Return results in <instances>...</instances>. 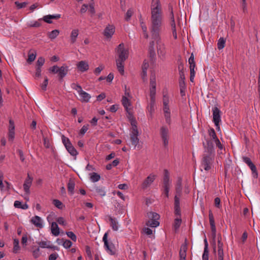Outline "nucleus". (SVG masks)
<instances>
[{"instance_id":"obj_1","label":"nucleus","mask_w":260,"mask_h":260,"mask_svg":"<svg viewBox=\"0 0 260 260\" xmlns=\"http://www.w3.org/2000/svg\"><path fill=\"white\" fill-rule=\"evenodd\" d=\"M149 30L152 38L156 41L158 56L164 59L166 57L167 49L161 38L163 28V14L159 0H152Z\"/></svg>"},{"instance_id":"obj_2","label":"nucleus","mask_w":260,"mask_h":260,"mask_svg":"<svg viewBox=\"0 0 260 260\" xmlns=\"http://www.w3.org/2000/svg\"><path fill=\"white\" fill-rule=\"evenodd\" d=\"M156 77L154 74H151L150 77V85H149V96L150 101L148 104L147 109L150 114L152 115L154 112V106L155 105V96H156Z\"/></svg>"},{"instance_id":"obj_3","label":"nucleus","mask_w":260,"mask_h":260,"mask_svg":"<svg viewBox=\"0 0 260 260\" xmlns=\"http://www.w3.org/2000/svg\"><path fill=\"white\" fill-rule=\"evenodd\" d=\"M162 94L163 111L164 116L166 122L170 124L171 122V111L169 106L170 98L167 91H164Z\"/></svg>"},{"instance_id":"obj_4","label":"nucleus","mask_w":260,"mask_h":260,"mask_svg":"<svg viewBox=\"0 0 260 260\" xmlns=\"http://www.w3.org/2000/svg\"><path fill=\"white\" fill-rule=\"evenodd\" d=\"M129 97H131L129 93L125 91L124 95L122 96L121 100L122 104L128 114L127 117L128 119L133 118V107L130 99H128Z\"/></svg>"},{"instance_id":"obj_5","label":"nucleus","mask_w":260,"mask_h":260,"mask_svg":"<svg viewBox=\"0 0 260 260\" xmlns=\"http://www.w3.org/2000/svg\"><path fill=\"white\" fill-rule=\"evenodd\" d=\"M116 51L117 54L116 60L125 61L128 58L129 51L127 49L125 48L123 43L120 44L116 48Z\"/></svg>"},{"instance_id":"obj_6","label":"nucleus","mask_w":260,"mask_h":260,"mask_svg":"<svg viewBox=\"0 0 260 260\" xmlns=\"http://www.w3.org/2000/svg\"><path fill=\"white\" fill-rule=\"evenodd\" d=\"M148 216L149 220L147 222V225L152 228H156L159 224L158 220L159 219V215L155 212L148 213Z\"/></svg>"},{"instance_id":"obj_7","label":"nucleus","mask_w":260,"mask_h":260,"mask_svg":"<svg viewBox=\"0 0 260 260\" xmlns=\"http://www.w3.org/2000/svg\"><path fill=\"white\" fill-rule=\"evenodd\" d=\"M108 233H106L103 238V241L104 243V246L107 252L111 255H114L116 253V249L114 245L112 242H109L108 241Z\"/></svg>"},{"instance_id":"obj_8","label":"nucleus","mask_w":260,"mask_h":260,"mask_svg":"<svg viewBox=\"0 0 260 260\" xmlns=\"http://www.w3.org/2000/svg\"><path fill=\"white\" fill-rule=\"evenodd\" d=\"M212 161L211 154H204L201 162V170L202 171V169H204L205 171L209 170L211 168Z\"/></svg>"},{"instance_id":"obj_9","label":"nucleus","mask_w":260,"mask_h":260,"mask_svg":"<svg viewBox=\"0 0 260 260\" xmlns=\"http://www.w3.org/2000/svg\"><path fill=\"white\" fill-rule=\"evenodd\" d=\"M213 112V121L216 126L217 128L219 129V123L221 121V111L217 107H214L212 109Z\"/></svg>"},{"instance_id":"obj_10","label":"nucleus","mask_w":260,"mask_h":260,"mask_svg":"<svg viewBox=\"0 0 260 260\" xmlns=\"http://www.w3.org/2000/svg\"><path fill=\"white\" fill-rule=\"evenodd\" d=\"M115 31V27L113 24H108L105 28L103 35L105 39L109 41L112 38Z\"/></svg>"},{"instance_id":"obj_11","label":"nucleus","mask_w":260,"mask_h":260,"mask_svg":"<svg viewBox=\"0 0 260 260\" xmlns=\"http://www.w3.org/2000/svg\"><path fill=\"white\" fill-rule=\"evenodd\" d=\"M208 134L210 137L211 140H212L215 143L219 149H222L223 148L222 145L217 138L215 130L213 128H210L208 130Z\"/></svg>"},{"instance_id":"obj_12","label":"nucleus","mask_w":260,"mask_h":260,"mask_svg":"<svg viewBox=\"0 0 260 260\" xmlns=\"http://www.w3.org/2000/svg\"><path fill=\"white\" fill-rule=\"evenodd\" d=\"M160 134L164 145L167 147L169 144V129L166 126H162L160 129Z\"/></svg>"},{"instance_id":"obj_13","label":"nucleus","mask_w":260,"mask_h":260,"mask_svg":"<svg viewBox=\"0 0 260 260\" xmlns=\"http://www.w3.org/2000/svg\"><path fill=\"white\" fill-rule=\"evenodd\" d=\"M156 176L153 174H150L142 183V187L146 188L148 187L155 179Z\"/></svg>"},{"instance_id":"obj_14","label":"nucleus","mask_w":260,"mask_h":260,"mask_svg":"<svg viewBox=\"0 0 260 260\" xmlns=\"http://www.w3.org/2000/svg\"><path fill=\"white\" fill-rule=\"evenodd\" d=\"M136 128V127H135ZM138 129H134L132 131L131 134V141L132 142V145L134 146V148H135L137 145L139 143V140L138 139Z\"/></svg>"},{"instance_id":"obj_15","label":"nucleus","mask_w":260,"mask_h":260,"mask_svg":"<svg viewBox=\"0 0 260 260\" xmlns=\"http://www.w3.org/2000/svg\"><path fill=\"white\" fill-rule=\"evenodd\" d=\"M32 177H31L29 174H27V176L23 185L24 190L27 194L30 193L29 188L32 184Z\"/></svg>"},{"instance_id":"obj_16","label":"nucleus","mask_w":260,"mask_h":260,"mask_svg":"<svg viewBox=\"0 0 260 260\" xmlns=\"http://www.w3.org/2000/svg\"><path fill=\"white\" fill-rule=\"evenodd\" d=\"M110 226L114 231H117L119 228L120 224L117 219L115 217L109 216L108 217Z\"/></svg>"},{"instance_id":"obj_17","label":"nucleus","mask_w":260,"mask_h":260,"mask_svg":"<svg viewBox=\"0 0 260 260\" xmlns=\"http://www.w3.org/2000/svg\"><path fill=\"white\" fill-rule=\"evenodd\" d=\"M68 66H61L60 68L58 69V75L59 76V80L61 81L63 77L68 74Z\"/></svg>"},{"instance_id":"obj_18","label":"nucleus","mask_w":260,"mask_h":260,"mask_svg":"<svg viewBox=\"0 0 260 260\" xmlns=\"http://www.w3.org/2000/svg\"><path fill=\"white\" fill-rule=\"evenodd\" d=\"M9 139L13 140L15 137V125L13 120H9Z\"/></svg>"},{"instance_id":"obj_19","label":"nucleus","mask_w":260,"mask_h":260,"mask_svg":"<svg viewBox=\"0 0 260 260\" xmlns=\"http://www.w3.org/2000/svg\"><path fill=\"white\" fill-rule=\"evenodd\" d=\"M203 146L205 149V152L211 154L213 151L214 147L211 140H207L206 143H203Z\"/></svg>"},{"instance_id":"obj_20","label":"nucleus","mask_w":260,"mask_h":260,"mask_svg":"<svg viewBox=\"0 0 260 260\" xmlns=\"http://www.w3.org/2000/svg\"><path fill=\"white\" fill-rule=\"evenodd\" d=\"M77 67L79 71L84 72L87 71L89 69V66L85 61H80L77 64Z\"/></svg>"},{"instance_id":"obj_21","label":"nucleus","mask_w":260,"mask_h":260,"mask_svg":"<svg viewBox=\"0 0 260 260\" xmlns=\"http://www.w3.org/2000/svg\"><path fill=\"white\" fill-rule=\"evenodd\" d=\"M30 221L37 228H43L42 220L40 217L38 216H35L31 219Z\"/></svg>"},{"instance_id":"obj_22","label":"nucleus","mask_w":260,"mask_h":260,"mask_svg":"<svg viewBox=\"0 0 260 260\" xmlns=\"http://www.w3.org/2000/svg\"><path fill=\"white\" fill-rule=\"evenodd\" d=\"M179 86L182 85V83L183 84L184 86H186L185 83V74H184V71L183 69V66H179Z\"/></svg>"},{"instance_id":"obj_23","label":"nucleus","mask_w":260,"mask_h":260,"mask_svg":"<svg viewBox=\"0 0 260 260\" xmlns=\"http://www.w3.org/2000/svg\"><path fill=\"white\" fill-rule=\"evenodd\" d=\"M187 249V246L186 244H184L181 245L179 251V256L180 260H185Z\"/></svg>"},{"instance_id":"obj_24","label":"nucleus","mask_w":260,"mask_h":260,"mask_svg":"<svg viewBox=\"0 0 260 260\" xmlns=\"http://www.w3.org/2000/svg\"><path fill=\"white\" fill-rule=\"evenodd\" d=\"M171 181L170 180L169 173L168 170L164 171V176L163 178L164 187L170 186Z\"/></svg>"},{"instance_id":"obj_25","label":"nucleus","mask_w":260,"mask_h":260,"mask_svg":"<svg viewBox=\"0 0 260 260\" xmlns=\"http://www.w3.org/2000/svg\"><path fill=\"white\" fill-rule=\"evenodd\" d=\"M155 42L154 40L150 42L148 47V52L150 57L151 58H154L155 56Z\"/></svg>"},{"instance_id":"obj_26","label":"nucleus","mask_w":260,"mask_h":260,"mask_svg":"<svg viewBox=\"0 0 260 260\" xmlns=\"http://www.w3.org/2000/svg\"><path fill=\"white\" fill-rule=\"evenodd\" d=\"M218 260L223 259V244L220 241L218 240Z\"/></svg>"},{"instance_id":"obj_27","label":"nucleus","mask_w":260,"mask_h":260,"mask_svg":"<svg viewBox=\"0 0 260 260\" xmlns=\"http://www.w3.org/2000/svg\"><path fill=\"white\" fill-rule=\"evenodd\" d=\"M209 218L211 231L214 234H215L216 232V227L214 222V216L211 211H209Z\"/></svg>"},{"instance_id":"obj_28","label":"nucleus","mask_w":260,"mask_h":260,"mask_svg":"<svg viewBox=\"0 0 260 260\" xmlns=\"http://www.w3.org/2000/svg\"><path fill=\"white\" fill-rule=\"evenodd\" d=\"M51 230L52 234L55 236H57L59 235V228L58 224L55 222H52L51 223Z\"/></svg>"},{"instance_id":"obj_29","label":"nucleus","mask_w":260,"mask_h":260,"mask_svg":"<svg viewBox=\"0 0 260 260\" xmlns=\"http://www.w3.org/2000/svg\"><path fill=\"white\" fill-rule=\"evenodd\" d=\"M75 185V184L74 181L71 179H70L67 184V187L68 191L71 194V195H73L74 193Z\"/></svg>"},{"instance_id":"obj_30","label":"nucleus","mask_w":260,"mask_h":260,"mask_svg":"<svg viewBox=\"0 0 260 260\" xmlns=\"http://www.w3.org/2000/svg\"><path fill=\"white\" fill-rule=\"evenodd\" d=\"M205 242V247L204 250V252L202 255V259L203 260H208L209 259V251L208 249V243L207 239H205L204 240Z\"/></svg>"},{"instance_id":"obj_31","label":"nucleus","mask_w":260,"mask_h":260,"mask_svg":"<svg viewBox=\"0 0 260 260\" xmlns=\"http://www.w3.org/2000/svg\"><path fill=\"white\" fill-rule=\"evenodd\" d=\"M188 62L189 64L190 72H195L196 63L194 59L193 54L192 53L189 58Z\"/></svg>"},{"instance_id":"obj_32","label":"nucleus","mask_w":260,"mask_h":260,"mask_svg":"<svg viewBox=\"0 0 260 260\" xmlns=\"http://www.w3.org/2000/svg\"><path fill=\"white\" fill-rule=\"evenodd\" d=\"M79 95L80 96V100L83 102H88L90 98L89 94L83 90L80 92Z\"/></svg>"},{"instance_id":"obj_33","label":"nucleus","mask_w":260,"mask_h":260,"mask_svg":"<svg viewBox=\"0 0 260 260\" xmlns=\"http://www.w3.org/2000/svg\"><path fill=\"white\" fill-rule=\"evenodd\" d=\"M140 26L143 31L144 37L145 39H148L149 37L148 33L147 31V27L146 24L143 21L140 22Z\"/></svg>"},{"instance_id":"obj_34","label":"nucleus","mask_w":260,"mask_h":260,"mask_svg":"<svg viewBox=\"0 0 260 260\" xmlns=\"http://www.w3.org/2000/svg\"><path fill=\"white\" fill-rule=\"evenodd\" d=\"M124 62L123 61L116 60V66L118 71L121 75H123L124 72Z\"/></svg>"},{"instance_id":"obj_35","label":"nucleus","mask_w":260,"mask_h":260,"mask_svg":"<svg viewBox=\"0 0 260 260\" xmlns=\"http://www.w3.org/2000/svg\"><path fill=\"white\" fill-rule=\"evenodd\" d=\"M79 30L77 29H74L72 31L71 34V42L72 44H74L76 40V38L78 36Z\"/></svg>"},{"instance_id":"obj_36","label":"nucleus","mask_w":260,"mask_h":260,"mask_svg":"<svg viewBox=\"0 0 260 260\" xmlns=\"http://www.w3.org/2000/svg\"><path fill=\"white\" fill-rule=\"evenodd\" d=\"M68 151L73 156H76L78 154V152L76 149L74 147L72 144L70 145H67L66 147Z\"/></svg>"},{"instance_id":"obj_37","label":"nucleus","mask_w":260,"mask_h":260,"mask_svg":"<svg viewBox=\"0 0 260 260\" xmlns=\"http://www.w3.org/2000/svg\"><path fill=\"white\" fill-rule=\"evenodd\" d=\"M19 241L17 239H14L13 241V252L14 253H18V251L20 250V246L19 245Z\"/></svg>"},{"instance_id":"obj_38","label":"nucleus","mask_w":260,"mask_h":260,"mask_svg":"<svg viewBox=\"0 0 260 260\" xmlns=\"http://www.w3.org/2000/svg\"><path fill=\"white\" fill-rule=\"evenodd\" d=\"M59 31L58 29H54L48 33V37L51 40L56 38L59 35Z\"/></svg>"},{"instance_id":"obj_39","label":"nucleus","mask_w":260,"mask_h":260,"mask_svg":"<svg viewBox=\"0 0 260 260\" xmlns=\"http://www.w3.org/2000/svg\"><path fill=\"white\" fill-rule=\"evenodd\" d=\"M119 163V160L118 158L114 159L112 163L106 165V168L108 170H111L112 167H116Z\"/></svg>"},{"instance_id":"obj_40","label":"nucleus","mask_w":260,"mask_h":260,"mask_svg":"<svg viewBox=\"0 0 260 260\" xmlns=\"http://www.w3.org/2000/svg\"><path fill=\"white\" fill-rule=\"evenodd\" d=\"M53 204L54 205L59 209H62L64 207V205L62 203L58 200L54 199L53 200Z\"/></svg>"},{"instance_id":"obj_41","label":"nucleus","mask_w":260,"mask_h":260,"mask_svg":"<svg viewBox=\"0 0 260 260\" xmlns=\"http://www.w3.org/2000/svg\"><path fill=\"white\" fill-rule=\"evenodd\" d=\"M30 51H29L28 55V58L27 59V61L28 63H30L33 61L35 60L36 57V52L34 51L35 53H30Z\"/></svg>"},{"instance_id":"obj_42","label":"nucleus","mask_w":260,"mask_h":260,"mask_svg":"<svg viewBox=\"0 0 260 260\" xmlns=\"http://www.w3.org/2000/svg\"><path fill=\"white\" fill-rule=\"evenodd\" d=\"M249 167L250 168V169L252 172V176L254 178H257L258 177V173H257V169H256V168L255 166V165L254 164H252V166H249Z\"/></svg>"},{"instance_id":"obj_43","label":"nucleus","mask_w":260,"mask_h":260,"mask_svg":"<svg viewBox=\"0 0 260 260\" xmlns=\"http://www.w3.org/2000/svg\"><path fill=\"white\" fill-rule=\"evenodd\" d=\"M225 43V41L224 40V39L223 38H220L218 40V43H217L218 49L219 50L223 49L224 47Z\"/></svg>"},{"instance_id":"obj_44","label":"nucleus","mask_w":260,"mask_h":260,"mask_svg":"<svg viewBox=\"0 0 260 260\" xmlns=\"http://www.w3.org/2000/svg\"><path fill=\"white\" fill-rule=\"evenodd\" d=\"M170 24H171L172 30L176 29V24H175V19H174V14H173L172 8L171 9V12Z\"/></svg>"},{"instance_id":"obj_45","label":"nucleus","mask_w":260,"mask_h":260,"mask_svg":"<svg viewBox=\"0 0 260 260\" xmlns=\"http://www.w3.org/2000/svg\"><path fill=\"white\" fill-rule=\"evenodd\" d=\"M61 240L63 242L62 245L65 248L68 249V248H70L72 246V242L70 240H64L63 239H62Z\"/></svg>"},{"instance_id":"obj_46","label":"nucleus","mask_w":260,"mask_h":260,"mask_svg":"<svg viewBox=\"0 0 260 260\" xmlns=\"http://www.w3.org/2000/svg\"><path fill=\"white\" fill-rule=\"evenodd\" d=\"M88 11L91 14H93L95 13V9L94 7V3L93 0H91L90 2L88 5Z\"/></svg>"},{"instance_id":"obj_47","label":"nucleus","mask_w":260,"mask_h":260,"mask_svg":"<svg viewBox=\"0 0 260 260\" xmlns=\"http://www.w3.org/2000/svg\"><path fill=\"white\" fill-rule=\"evenodd\" d=\"M134 13V11L132 9H129L125 14V19L126 21H129Z\"/></svg>"},{"instance_id":"obj_48","label":"nucleus","mask_w":260,"mask_h":260,"mask_svg":"<svg viewBox=\"0 0 260 260\" xmlns=\"http://www.w3.org/2000/svg\"><path fill=\"white\" fill-rule=\"evenodd\" d=\"M45 58L43 57H40L38 58V60L36 63V67L41 68L42 66H43V64L45 63Z\"/></svg>"},{"instance_id":"obj_49","label":"nucleus","mask_w":260,"mask_h":260,"mask_svg":"<svg viewBox=\"0 0 260 260\" xmlns=\"http://www.w3.org/2000/svg\"><path fill=\"white\" fill-rule=\"evenodd\" d=\"M61 140L65 147H67V145H70L71 144L69 139L63 135L61 136Z\"/></svg>"},{"instance_id":"obj_50","label":"nucleus","mask_w":260,"mask_h":260,"mask_svg":"<svg viewBox=\"0 0 260 260\" xmlns=\"http://www.w3.org/2000/svg\"><path fill=\"white\" fill-rule=\"evenodd\" d=\"M50 15L44 16L42 18H40L39 19V21L43 20L45 22L51 24L52 23V21L51 20V18L49 17Z\"/></svg>"},{"instance_id":"obj_51","label":"nucleus","mask_w":260,"mask_h":260,"mask_svg":"<svg viewBox=\"0 0 260 260\" xmlns=\"http://www.w3.org/2000/svg\"><path fill=\"white\" fill-rule=\"evenodd\" d=\"M90 179L93 182L98 181V173L93 172L92 173H89Z\"/></svg>"},{"instance_id":"obj_52","label":"nucleus","mask_w":260,"mask_h":260,"mask_svg":"<svg viewBox=\"0 0 260 260\" xmlns=\"http://www.w3.org/2000/svg\"><path fill=\"white\" fill-rule=\"evenodd\" d=\"M66 234L68 237L71 238L73 241L75 242L77 240V236L72 232H67Z\"/></svg>"},{"instance_id":"obj_53","label":"nucleus","mask_w":260,"mask_h":260,"mask_svg":"<svg viewBox=\"0 0 260 260\" xmlns=\"http://www.w3.org/2000/svg\"><path fill=\"white\" fill-rule=\"evenodd\" d=\"M48 83V79L47 77L45 78L43 83L41 85V87L43 91H46Z\"/></svg>"},{"instance_id":"obj_54","label":"nucleus","mask_w":260,"mask_h":260,"mask_svg":"<svg viewBox=\"0 0 260 260\" xmlns=\"http://www.w3.org/2000/svg\"><path fill=\"white\" fill-rule=\"evenodd\" d=\"M27 4L28 3L27 2H23L21 3L17 1L15 2V4L16 5L18 9L24 8L25 7H26Z\"/></svg>"},{"instance_id":"obj_55","label":"nucleus","mask_w":260,"mask_h":260,"mask_svg":"<svg viewBox=\"0 0 260 260\" xmlns=\"http://www.w3.org/2000/svg\"><path fill=\"white\" fill-rule=\"evenodd\" d=\"M242 159H243V161L246 164H247L248 166V167L250 166H252V165L253 164L252 163V162L251 161L250 158L248 157L244 156L242 157Z\"/></svg>"},{"instance_id":"obj_56","label":"nucleus","mask_w":260,"mask_h":260,"mask_svg":"<svg viewBox=\"0 0 260 260\" xmlns=\"http://www.w3.org/2000/svg\"><path fill=\"white\" fill-rule=\"evenodd\" d=\"M40 248L38 247L32 251V255L35 258H37L40 255Z\"/></svg>"},{"instance_id":"obj_57","label":"nucleus","mask_w":260,"mask_h":260,"mask_svg":"<svg viewBox=\"0 0 260 260\" xmlns=\"http://www.w3.org/2000/svg\"><path fill=\"white\" fill-rule=\"evenodd\" d=\"M16 152L18 154L21 161L22 162H23L25 160V157L24 156L23 152L22 150L21 149H17L16 150Z\"/></svg>"},{"instance_id":"obj_58","label":"nucleus","mask_w":260,"mask_h":260,"mask_svg":"<svg viewBox=\"0 0 260 260\" xmlns=\"http://www.w3.org/2000/svg\"><path fill=\"white\" fill-rule=\"evenodd\" d=\"M112 193L113 194H116L123 201H125V196L123 195V194L121 191H113L112 192Z\"/></svg>"},{"instance_id":"obj_59","label":"nucleus","mask_w":260,"mask_h":260,"mask_svg":"<svg viewBox=\"0 0 260 260\" xmlns=\"http://www.w3.org/2000/svg\"><path fill=\"white\" fill-rule=\"evenodd\" d=\"M89 125L88 124H87V125H83V126L82 127V128L80 129V133L79 134L81 135H84L85 134V133L87 132V131L88 130V127Z\"/></svg>"},{"instance_id":"obj_60","label":"nucleus","mask_w":260,"mask_h":260,"mask_svg":"<svg viewBox=\"0 0 260 260\" xmlns=\"http://www.w3.org/2000/svg\"><path fill=\"white\" fill-rule=\"evenodd\" d=\"M86 253L87 256L90 260H92V257L91 254V252L90 250V248L88 246H86Z\"/></svg>"},{"instance_id":"obj_61","label":"nucleus","mask_w":260,"mask_h":260,"mask_svg":"<svg viewBox=\"0 0 260 260\" xmlns=\"http://www.w3.org/2000/svg\"><path fill=\"white\" fill-rule=\"evenodd\" d=\"M58 68L56 65L53 66L49 69V71L53 74H57Z\"/></svg>"},{"instance_id":"obj_62","label":"nucleus","mask_w":260,"mask_h":260,"mask_svg":"<svg viewBox=\"0 0 260 260\" xmlns=\"http://www.w3.org/2000/svg\"><path fill=\"white\" fill-rule=\"evenodd\" d=\"M58 257V255L56 253L51 254L48 257V260H56Z\"/></svg>"},{"instance_id":"obj_63","label":"nucleus","mask_w":260,"mask_h":260,"mask_svg":"<svg viewBox=\"0 0 260 260\" xmlns=\"http://www.w3.org/2000/svg\"><path fill=\"white\" fill-rule=\"evenodd\" d=\"M181 223V219L180 218H176L174 222V226L176 229L178 228Z\"/></svg>"},{"instance_id":"obj_64","label":"nucleus","mask_w":260,"mask_h":260,"mask_svg":"<svg viewBox=\"0 0 260 260\" xmlns=\"http://www.w3.org/2000/svg\"><path fill=\"white\" fill-rule=\"evenodd\" d=\"M88 9V5L87 4H83L82 6L81 9H80L81 13L83 14L86 12V11Z\"/></svg>"}]
</instances>
